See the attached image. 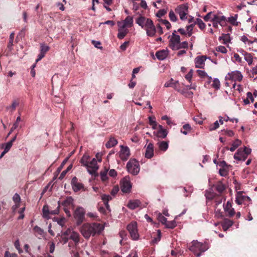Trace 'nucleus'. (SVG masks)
I'll return each mask as SVG.
<instances>
[{
  "instance_id": "a18cd8bd",
  "label": "nucleus",
  "mask_w": 257,
  "mask_h": 257,
  "mask_svg": "<svg viewBox=\"0 0 257 257\" xmlns=\"http://www.w3.org/2000/svg\"><path fill=\"white\" fill-rule=\"evenodd\" d=\"M195 23H196V25H197L199 27V28L201 30H203L205 29L206 25H205V23L202 21V20L198 19V18L196 19L195 20Z\"/></svg>"
},
{
  "instance_id": "79ce46f5",
  "label": "nucleus",
  "mask_w": 257,
  "mask_h": 257,
  "mask_svg": "<svg viewBox=\"0 0 257 257\" xmlns=\"http://www.w3.org/2000/svg\"><path fill=\"white\" fill-rule=\"evenodd\" d=\"M241 41L244 42L245 44L247 43L248 45H250L254 43H257V39H254V40L251 41L249 40L245 36H243L241 37Z\"/></svg>"
},
{
  "instance_id": "680f3d73",
  "label": "nucleus",
  "mask_w": 257,
  "mask_h": 257,
  "mask_svg": "<svg viewBox=\"0 0 257 257\" xmlns=\"http://www.w3.org/2000/svg\"><path fill=\"white\" fill-rule=\"evenodd\" d=\"M169 17L170 20L172 22H176L177 20V17L176 16L174 12L172 10H171L170 11L169 14Z\"/></svg>"
},
{
  "instance_id": "6e6d98bb",
  "label": "nucleus",
  "mask_w": 257,
  "mask_h": 257,
  "mask_svg": "<svg viewBox=\"0 0 257 257\" xmlns=\"http://www.w3.org/2000/svg\"><path fill=\"white\" fill-rule=\"evenodd\" d=\"M14 36H15V34L14 33H11L10 36L9 42L8 44V48L10 49H11V47L13 45Z\"/></svg>"
},
{
  "instance_id": "cd10ccee",
  "label": "nucleus",
  "mask_w": 257,
  "mask_h": 257,
  "mask_svg": "<svg viewBox=\"0 0 257 257\" xmlns=\"http://www.w3.org/2000/svg\"><path fill=\"white\" fill-rule=\"evenodd\" d=\"M216 194V193L213 192L208 190L206 191L205 193V196L207 200V203H208L209 201L213 200Z\"/></svg>"
},
{
  "instance_id": "aec40b11",
  "label": "nucleus",
  "mask_w": 257,
  "mask_h": 257,
  "mask_svg": "<svg viewBox=\"0 0 257 257\" xmlns=\"http://www.w3.org/2000/svg\"><path fill=\"white\" fill-rule=\"evenodd\" d=\"M33 230L35 235L38 238L40 239L45 235L44 230L37 225L34 227Z\"/></svg>"
},
{
  "instance_id": "72a5a7b5",
  "label": "nucleus",
  "mask_w": 257,
  "mask_h": 257,
  "mask_svg": "<svg viewBox=\"0 0 257 257\" xmlns=\"http://www.w3.org/2000/svg\"><path fill=\"white\" fill-rule=\"evenodd\" d=\"M159 149L163 152L166 151L168 148V143L165 141H161L157 143Z\"/></svg>"
},
{
  "instance_id": "9d476101",
  "label": "nucleus",
  "mask_w": 257,
  "mask_h": 257,
  "mask_svg": "<svg viewBox=\"0 0 257 257\" xmlns=\"http://www.w3.org/2000/svg\"><path fill=\"white\" fill-rule=\"evenodd\" d=\"M144 29L146 30L147 35L150 37L154 36L157 32L156 28L151 20H147L146 27Z\"/></svg>"
},
{
  "instance_id": "bb28decb",
  "label": "nucleus",
  "mask_w": 257,
  "mask_h": 257,
  "mask_svg": "<svg viewBox=\"0 0 257 257\" xmlns=\"http://www.w3.org/2000/svg\"><path fill=\"white\" fill-rule=\"evenodd\" d=\"M241 144V141L238 139H236L231 145V147L229 148L228 147H225V149L227 150H230L231 152H234Z\"/></svg>"
},
{
  "instance_id": "37998d69",
  "label": "nucleus",
  "mask_w": 257,
  "mask_h": 257,
  "mask_svg": "<svg viewBox=\"0 0 257 257\" xmlns=\"http://www.w3.org/2000/svg\"><path fill=\"white\" fill-rule=\"evenodd\" d=\"M237 15H235L234 16H232L228 19V22L233 26H237L238 25V22H236L237 19Z\"/></svg>"
},
{
  "instance_id": "f257e3e1",
  "label": "nucleus",
  "mask_w": 257,
  "mask_h": 257,
  "mask_svg": "<svg viewBox=\"0 0 257 257\" xmlns=\"http://www.w3.org/2000/svg\"><path fill=\"white\" fill-rule=\"evenodd\" d=\"M103 225L98 223H85L81 228V232L83 236L88 239L91 235L94 236L96 234H100L103 230Z\"/></svg>"
},
{
  "instance_id": "052dcab7",
  "label": "nucleus",
  "mask_w": 257,
  "mask_h": 257,
  "mask_svg": "<svg viewBox=\"0 0 257 257\" xmlns=\"http://www.w3.org/2000/svg\"><path fill=\"white\" fill-rule=\"evenodd\" d=\"M14 246L16 247V248L18 250L19 253H21L23 252V249L20 247V243L19 239H17L15 241Z\"/></svg>"
},
{
  "instance_id": "5701e85b",
  "label": "nucleus",
  "mask_w": 257,
  "mask_h": 257,
  "mask_svg": "<svg viewBox=\"0 0 257 257\" xmlns=\"http://www.w3.org/2000/svg\"><path fill=\"white\" fill-rule=\"evenodd\" d=\"M168 55V51L167 50H162L156 53V57L160 60H164L167 57Z\"/></svg>"
},
{
  "instance_id": "a878e982",
  "label": "nucleus",
  "mask_w": 257,
  "mask_h": 257,
  "mask_svg": "<svg viewBox=\"0 0 257 257\" xmlns=\"http://www.w3.org/2000/svg\"><path fill=\"white\" fill-rule=\"evenodd\" d=\"M90 159V156L85 153L83 155L82 157L81 158L80 163L81 164V165L85 167H88V163Z\"/></svg>"
},
{
  "instance_id": "c9c22d12",
  "label": "nucleus",
  "mask_w": 257,
  "mask_h": 257,
  "mask_svg": "<svg viewBox=\"0 0 257 257\" xmlns=\"http://www.w3.org/2000/svg\"><path fill=\"white\" fill-rule=\"evenodd\" d=\"M108 169L106 167H104V170L100 172V175L101 179L103 182H105L108 180L107 172Z\"/></svg>"
},
{
  "instance_id": "423d86ee",
  "label": "nucleus",
  "mask_w": 257,
  "mask_h": 257,
  "mask_svg": "<svg viewBox=\"0 0 257 257\" xmlns=\"http://www.w3.org/2000/svg\"><path fill=\"white\" fill-rule=\"evenodd\" d=\"M127 229L128 231L131 238L134 240H137L139 235L138 231L137 223L136 221H132L127 226Z\"/></svg>"
},
{
  "instance_id": "864d4df0",
  "label": "nucleus",
  "mask_w": 257,
  "mask_h": 257,
  "mask_svg": "<svg viewBox=\"0 0 257 257\" xmlns=\"http://www.w3.org/2000/svg\"><path fill=\"white\" fill-rule=\"evenodd\" d=\"M149 124L152 126L153 130H156L157 128L158 124L157 122L154 120L151 116L149 117Z\"/></svg>"
},
{
  "instance_id": "f8f14e48",
  "label": "nucleus",
  "mask_w": 257,
  "mask_h": 257,
  "mask_svg": "<svg viewBox=\"0 0 257 257\" xmlns=\"http://www.w3.org/2000/svg\"><path fill=\"white\" fill-rule=\"evenodd\" d=\"M87 171L91 175L95 174L98 169V166L95 158H93L91 161H89L88 167H86Z\"/></svg>"
},
{
  "instance_id": "a211bd4d",
  "label": "nucleus",
  "mask_w": 257,
  "mask_h": 257,
  "mask_svg": "<svg viewBox=\"0 0 257 257\" xmlns=\"http://www.w3.org/2000/svg\"><path fill=\"white\" fill-rule=\"evenodd\" d=\"M223 207L224 211L227 213L228 216L232 217L234 215V210L232 208V205L230 202L227 201L225 205H223Z\"/></svg>"
},
{
  "instance_id": "58836bf2",
  "label": "nucleus",
  "mask_w": 257,
  "mask_h": 257,
  "mask_svg": "<svg viewBox=\"0 0 257 257\" xmlns=\"http://www.w3.org/2000/svg\"><path fill=\"white\" fill-rule=\"evenodd\" d=\"M16 138H17V135H16L15 136V137H14L13 138V139L10 141H9L6 144V146L4 149V150L6 151V152H8L9 151V150H10L11 148L12 147V146L13 145V143L16 141Z\"/></svg>"
},
{
  "instance_id": "a19ab883",
  "label": "nucleus",
  "mask_w": 257,
  "mask_h": 257,
  "mask_svg": "<svg viewBox=\"0 0 257 257\" xmlns=\"http://www.w3.org/2000/svg\"><path fill=\"white\" fill-rule=\"evenodd\" d=\"M167 134L168 131L166 129H164L163 130H158L157 136L158 138L164 139L167 137Z\"/></svg>"
},
{
  "instance_id": "c756f323",
  "label": "nucleus",
  "mask_w": 257,
  "mask_h": 257,
  "mask_svg": "<svg viewBox=\"0 0 257 257\" xmlns=\"http://www.w3.org/2000/svg\"><path fill=\"white\" fill-rule=\"evenodd\" d=\"M243 55L245 60L248 63L249 65H251L253 62V57L250 53H248L242 50Z\"/></svg>"
},
{
  "instance_id": "20e7f679",
  "label": "nucleus",
  "mask_w": 257,
  "mask_h": 257,
  "mask_svg": "<svg viewBox=\"0 0 257 257\" xmlns=\"http://www.w3.org/2000/svg\"><path fill=\"white\" fill-rule=\"evenodd\" d=\"M126 168L130 173L134 175H136L140 171L139 163L135 159H130L127 163Z\"/></svg>"
},
{
  "instance_id": "473e14b6",
  "label": "nucleus",
  "mask_w": 257,
  "mask_h": 257,
  "mask_svg": "<svg viewBox=\"0 0 257 257\" xmlns=\"http://www.w3.org/2000/svg\"><path fill=\"white\" fill-rule=\"evenodd\" d=\"M117 144V141L114 138H110L109 141L106 143L105 146L107 148H110L114 147Z\"/></svg>"
},
{
  "instance_id": "338daca9",
  "label": "nucleus",
  "mask_w": 257,
  "mask_h": 257,
  "mask_svg": "<svg viewBox=\"0 0 257 257\" xmlns=\"http://www.w3.org/2000/svg\"><path fill=\"white\" fill-rule=\"evenodd\" d=\"M160 21L162 24L164 25L166 27L168 30L171 28V25L168 21L166 20L161 19Z\"/></svg>"
},
{
  "instance_id": "f03ea898",
  "label": "nucleus",
  "mask_w": 257,
  "mask_h": 257,
  "mask_svg": "<svg viewBox=\"0 0 257 257\" xmlns=\"http://www.w3.org/2000/svg\"><path fill=\"white\" fill-rule=\"evenodd\" d=\"M205 244L198 241L197 240H193L191 242V245L190 246L189 249L193 252L197 257H199L202 252H204L207 249Z\"/></svg>"
},
{
  "instance_id": "f704fd0d",
  "label": "nucleus",
  "mask_w": 257,
  "mask_h": 257,
  "mask_svg": "<svg viewBox=\"0 0 257 257\" xmlns=\"http://www.w3.org/2000/svg\"><path fill=\"white\" fill-rule=\"evenodd\" d=\"M196 72H197V74L198 75V76H200L201 78H204V77H207L208 79V82L210 83V82L211 81V80H212V78H211V77L208 76L207 73L205 71H204L203 70H197L196 71Z\"/></svg>"
},
{
  "instance_id": "603ef678",
  "label": "nucleus",
  "mask_w": 257,
  "mask_h": 257,
  "mask_svg": "<svg viewBox=\"0 0 257 257\" xmlns=\"http://www.w3.org/2000/svg\"><path fill=\"white\" fill-rule=\"evenodd\" d=\"M196 25L195 21L193 23L191 24L190 25L186 27V30L188 34V36L190 37L192 34V30L194 26Z\"/></svg>"
},
{
  "instance_id": "2eb2a0df",
  "label": "nucleus",
  "mask_w": 257,
  "mask_h": 257,
  "mask_svg": "<svg viewBox=\"0 0 257 257\" xmlns=\"http://www.w3.org/2000/svg\"><path fill=\"white\" fill-rule=\"evenodd\" d=\"M211 21H215L219 24L221 26H225L226 25V18L224 16H221L219 14L213 15Z\"/></svg>"
},
{
  "instance_id": "4c0bfd02",
  "label": "nucleus",
  "mask_w": 257,
  "mask_h": 257,
  "mask_svg": "<svg viewBox=\"0 0 257 257\" xmlns=\"http://www.w3.org/2000/svg\"><path fill=\"white\" fill-rule=\"evenodd\" d=\"M161 232L160 230H158L157 233L153 237V239L152 240V243L156 244L161 239Z\"/></svg>"
},
{
  "instance_id": "bf43d9fd",
  "label": "nucleus",
  "mask_w": 257,
  "mask_h": 257,
  "mask_svg": "<svg viewBox=\"0 0 257 257\" xmlns=\"http://www.w3.org/2000/svg\"><path fill=\"white\" fill-rule=\"evenodd\" d=\"M219 126V123L217 120H216L215 122H214L213 124H211L209 126V130L210 131H212L214 130H216L218 128Z\"/></svg>"
},
{
  "instance_id": "3c124183",
  "label": "nucleus",
  "mask_w": 257,
  "mask_h": 257,
  "mask_svg": "<svg viewBox=\"0 0 257 257\" xmlns=\"http://www.w3.org/2000/svg\"><path fill=\"white\" fill-rule=\"evenodd\" d=\"M220 83L218 79L215 78L213 83L211 84V86L215 89H218L220 88Z\"/></svg>"
},
{
  "instance_id": "69168bd1",
  "label": "nucleus",
  "mask_w": 257,
  "mask_h": 257,
  "mask_svg": "<svg viewBox=\"0 0 257 257\" xmlns=\"http://www.w3.org/2000/svg\"><path fill=\"white\" fill-rule=\"evenodd\" d=\"M13 200L16 204L20 203L21 201V197L18 193H16L13 197Z\"/></svg>"
},
{
  "instance_id": "c85d7f7f",
  "label": "nucleus",
  "mask_w": 257,
  "mask_h": 257,
  "mask_svg": "<svg viewBox=\"0 0 257 257\" xmlns=\"http://www.w3.org/2000/svg\"><path fill=\"white\" fill-rule=\"evenodd\" d=\"M233 224V221L229 219H224L222 223V226L224 231L226 230Z\"/></svg>"
},
{
  "instance_id": "13d9d810",
  "label": "nucleus",
  "mask_w": 257,
  "mask_h": 257,
  "mask_svg": "<svg viewBox=\"0 0 257 257\" xmlns=\"http://www.w3.org/2000/svg\"><path fill=\"white\" fill-rule=\"evenodd\" d=\"M228 168H221L219 170V173L221 176H226L228 174Z\"/></svg>"
},
{
  "instance_id": "e2e57ef3",
  "label": "nucleus",
  "mask_w": 257,
  "mask_h": 257,
  "mask_svg": "<svg viewBox=\"0 0 257 257\" xmlns=\"http://www.w3.org/2000/svg\"><path fill=\"white\" fill-rule=\"evenodd\" d=\"M158 220L161 222L162 224H165L167 222V218L165 217L161 213H159L158 215Z\"/></svg>"
},
{
  "instance_id": "0e129e2a",
  "label": "nucleus",
  "mask_w": 257,
  "mask_h": 257,
  "mask_svg": "<svg viewBox=\"0 0 257 257\" xmlns=\"http://www.w3.org/2000/svg\"><path fill=\"white\" fill-rule=\"evenodd\" d=\"M213 15L214 14H213V13L212 12H209L207 14V15L206 16H205L203 17L204 20L205 22H208L210 19L212 20V18L213 17Z\"/></svg>"
},
{
  "instance_id": "393cba45",
  "label": "nucleus",
  "mask_w": 257,
  "mask_h": 257,
  "mask_svg": "<svg viewBox=\"0 0 257 257\" xmlns=\"http://www.w3.org/2000/svg\"><path fill=\"white\" fill-rule=\"evenodd\" d=\"M101 199L103 200L106 209L110 211L109 205L108 204V201L112 199V197L109 195L102 194L101 195Z\"/></svg>"
},
{
  "instance_id": "774afa93",
  "label": "nucleus",
  "mask_w": 257,
  "mask_h": 257,
  "mask_svg": "<svg viewBox=\"0 0 257 257\" xmlns=\"http://www.w3.org/2000/svg\"><path fill=\"white\" fill-rule=\"evenodd\" d=\"M19 102L18 100H14L12 105L10 106V108H11L12 110V111H14L15 110L16 107L19 105Z\"/></svg>"
},
{
  "instance_id": "4468645a",
  "label": "nucleus",
  "mask_w": 257,
  "mask_h": 257,
  "mask_svg": "<svg viewBox=\"0 0 257 257\" xmlns=\"http://www.w3.org/2000/svg\"><path fill=\"white\" fill-rule=\"evenodd\" d=\"M130 156V149L127 146H120L119 157L123 161H126Z\"/></svg>"
},
{
  "instance_id": "0eeeda50",
  "label": "nucleus",
  "mask_w": 257,
  "mask_h": 257,
  "mask_svg": "<svg viewBox=\"0 0 257 257\" xmlns=\"http://www.w3.org/2000/svg\"><path fill=\"white\" fill-rule=\"evenodd\" d=\"M175 12L179 14L181 20L187 19L186 15L188 12V6L187 4H182L178 6L175 10Z\"/></svg>"
},
{
  "instance_id": "ea45409f",
  "label": "nucleus",
  "mask_w": 257,
  "mask_h": 257,
  "mask_svg": "<svg viewBox=\"0 0 257 257\" xmlns=\"http://www.w3.org/2000/svg\"><path fill=\"white\" fill-rule=\"evenodd\" d=\"M118 31L117 37L119 39H123L128 33L127 29H118Z\"/></svg>"
},
{
  "instance_id": "dca6fc26",
  "label": "nucleus",
  "mask_w": 257,
  "mask_h": 257,
  "mask_svg": "<svg viewBox=\"0 0 257 257\" xmlns=\"http://www.w3.org/2000/svg\"><path fill=\"white\" fill-rule=\"evenodd\" d=\"M164 86L166 87H172L178 91H179L180 90V86L178 81H175L172 78L168 82H166L164 84Z\"/></svg>"
},
{
  "instance_id": "e433bc0d",
  "label": "nucleus",
  "mask_w": 257,
  "mask_h": 257,
  "mask_svg": "<svg viewBox=\"0 0 257 257\" xmlns=\"http://www.w3.org/2000/svg\"><path fill=\"white\" fill-rule=\"evenodd\" d=\"M69 239L73 240L76 244L79 242V235L77 232L73 231L69 237Z\"/></svg>"
},
{
  "instance_id": "6ab92c4d",
  "label": "nucleus",
  "mask_w": 257,
  "mask_h": 257,
  "mask_svg": "<svg viewBox=\"0 0 257 257\" xmlns=\"http://www.w3.org/2000/svg\"><path fill=\"white\" fill-rule=\"evenodd\" d=\"M234 158L238 161H245L247 159V157L242 151V148H239L234 155Z\"/></svg>"
},
{
  "instance_id": "c03bdc74",
  "label": "nucleus",
  "mask_w": 257,
  "mask_h": 257,
  "mask_svg": "<svg viewBox=\"0 0 257 257\" xmlns=\"http://www.w3.org/2000/svg\"><path fill=\"white\" fill-rule=\"evenodd\" d=\"M221 39L223 40V43L225 44L229 43L230 41V35L229 34H223L222 36L219 38V40Z\"/></svg>"
},
{
  "instance_id": "412c9836",
  "label": "nucleus",
  "mask_w": 257,
  "mask_h": 257,
  "mask_svg": "<svg viewBox=\"0 0 257 257\" xmlns=\"http://www.w3.org/2000/svg\"><path fill=\"white\" fill-rule=\"evenodd\" d=\"M60 204L64 207L69 208L70 206L74 207V199L71 196L67 197Z\"/></svg>"
},
{
  "instance_id": "1a4fd4ad",
  "label": "nucleus",
  "mask_w": 257,
  "mask_h": 257,
  "mask_svg": "<svg viewBox=\"0 0 257 257\" xmlns=\"http://www.w3.org/2000/svg\"><path fill=\"white\" fill-rule=\"evenodd\" d=\"M58 206L56 209L53 210L49 209V206L47 205H45L43 207V216L45 218H49V215H55L58 214L59 213V208L60 207V201L58 202Z\"/></svg>"
},
{
  "instance_id": "49530a36",
  "label": "nucleus",
  "mask_w": 257,
  "mask_h": 257,
  "mask_svg": "<svg viewBox=\"0 0 257 257\" xmlns=\"http://www.w3.org/2000/svg\"><path fill=\"white\" fill-rule=\"evenodd\" d=\"M223 199V197L222 195L216 194L215 197L213 200L215 203L216 206L222 203Z\"/></svg>"
},
{
  "instance_id": "09e8293b",
  "label": "nucleus",
  "mask_w": 257,
  "mask_h": 257,
  "mask_svg": "<svg viewBox=\"0 0 257 257\" xmlns=\"http://www.w3.org/2000/svg\"><path fill=\"white\" fill-rule=\"evenodd\" d=\"M182 129H183L184 131L181 130V132L184 135H186L188 134V132L191 131V126L189 124L187 123L183 125Z\"/></svg>"
},
{
  "instance_id": "39448f33",
  "label": "nucleus",
  "mask_w": 257,
  "mask_h": 257,
  "mask_svg": "<svg viewBox=\"0 0 257 257\" xmlns=\"http://www.w3.org/2000/svg\"><path fill=\"white\" fill-rule=\"evenodd\" d=\"M176 31H174L172 34L171 38L169 41V46L172 50H178L179 49L178 45L180 41V37L176 35Z\"/></svg>"
},
{
  "instance_id": "4d7b16f0",
  "label": "nucleus",
  "mask_w": 257,
  "mask_h": 257,
  "mask_svg": "<svg viewBox=\"0 0 257 257\" xmlns=\"http://www.w3.org/2000/svg\"><path fill=\"white\" fill-rule=\"evenodd\" d=\"M215 50L217 52H219L223 54L226 53L227 52L226 48L223 46H219L216 47Z\"/></svg>"
},
{
  "instance_id": "8fccbe9b",
  "label": "nucleus",
  "mask_w": 257,
  "mask_h": 257,
  "mask_svg": "<svg viewBox=\"0 0 257 257\" xmlns=\"http://www.w3.org/2000/svg\"><path fill=\"white\" fill-rule=\"evenodd\" d=\"M165 225L167 228L173 229L176 226L177 224L175 220H172L170 221H167Z\"/></svg>"
},
{
  "instance_id": "7c9ffc66",
  "label": "nucleus",
  "mask_w": 257,
  "mask_h": 257,
  "mask_svg": "<svg viewBox=\"0 0 257 257\" xmlns=\"http://www.w3.org/2000/svg\"><path fill=\"white\" fill-rule=\"evenodd\" d=\"M214 186L215 190L220 194L225 189V185L220 181L217 182Z\"/></svg>"
},
{
  "instance_id": "f3484780",
  "label": "nucleus",
  "mask_w": 257,
  "mask_h": 257,
  "mask_svg": "<svg viewBox=\"0 0 257 257\" xmlns=\"http://www.w3.org/2000/svg\"><path fill=\"white\" fill-rule=\"evenodd\" d=\"M206 58L205 56H197L195 59V67L198 68H204Z\"/></svg>"
},
{
  "instance_id": "b1692460",
  "label": "nucleus",
  "mask_w": 257,
  "mask_h": 257,
  "mask_svg": "<svg viewBox=\"0 0 257 257\" xmlns=\"http://www.w3.org/2000/svg\"><path fill=\"white\" fill-rule=\"evenodd\" d=\"M148 20H151L150 19L146 18L144 16H141L138 18L136 20V23L138 24L142 28H144L146 27V25Z\"/></svg>"
},
{
  "instance_id": "9b49d317",
  "label": "nucleus",
  "mask_w": 257,
  "mask_h": 257,
  "mask_svg": "<svg viewBox=\"0 0 257 257\" xmlns=\"http://www.w3.org/2000/svg\"><path fill=\"white\" fill-rule=\"evenodd\" d=\"M71 184L73 190L75 192H78L81 190H85L84 185L79 182L78 181V178L75 176L73 177Z\"/></svg>"
},
{
  "instance_id": "2f4dec72",
  "label": "nucleus",
  "mask_w": 257,
  "mask_h": 257,
  "mask_svg": "<svg viewBox=\"0 0 257 257\" xmlns=\"http://www.w3.org/2000/svg\"><path fill=\"white\" fill-rule=\"evenodd\" d=\"M140 204V202L138 200L130 201L127 204V207L131 209H135L139 207Z\"/></svg>"
},
{
  "instance_id": "4be33fe9",
  "label": "nucleus",
  "mask_w": 257,
  "mask_h": 257,
  "mask_svg": "<svg viewBox=\"0 0 257 257\" xmlns=\"http://www.w3.org/2000/svg\"><path fill=\"white\" fill-rule=\"evenodd\" d=\"M154 156V146L152 143H149L146 148L145 157L151 159Z\"/></svg>"
},
{
  "instance_id": "ddd939ff",
  "label": "nucleus",
  "mask_w": 257,
  "mask_h": 257,
  "mask_svg": "<svg viewBox=\"0 0 257 257\" xmlns=\"http://www.w3.org/2000/svg\"><path fill=\"white\" fill-rule=\"evenodd\" d=\"M226 78L229 79L236 81H241L242 79L243 76L238 71H234L230 73H228Z\"/></svg>"
},
{
  "instance_id": "de8ad7c7",
  "label": "nucleus",
  "mask_w": 257,
  "mask_h": 257,
  "mask_svg": "<svg viewBox=\"0 0 257 257\" xmlns=\"http://www.w3.org/2000/svg\"><path fill=\"white\" fill-rule=\"evenodd\" d=\"M127 27H131L133 23V18L131 16H127L122 22Z\"/></svg>"
},
{
  "instance_id": "7ed1b4c3",
  "label": "nucleus",
  "mask_w": 257,
  "mask_h": 257,
  "mask_svg": "<svg viewBox=\"0 0 257 257\" xmlns=\"http://www.w3.org/2000/svg\"><path fill=\"white\" fill-rule=\"evenodd\" d=\"M85 210L82 207L78 206L74 211L73 216L77 225L82 223L85 220Z\"/></svg>"
},
{
  "instance_id": "5fc2aeb1",
  "label": "nucleus",
  "mask_w": 257,
  "mask_h": 257,
  "mask_svg": "<svg viewBox=\"0 0 257 257\" xmlns=\"http://www.w3.org/2000/svg\"><path fill=\"white\" fill-rule=\"evenodd\" d=\"M221 132L222 135H226L228 137H232L234 135V133L231 130L223 129L222 130Z\"/></svg>"
},
{
  "instance_id": "6e6552de",
  "label": "nucleus",
  "mask_w": 257,
  "mask_h": 257,
  "mask_svg": "<svg viewBox=\"0 0 257 257\" xmlns=\"http://www.w3.org/2000/svg\"><path fill=\"white\" fill-rule=\"evenodd\" d=\"M121 190L123 193L130 192L132 185L128 177H124L120 183Z\"/></svg>"
}]
</instances>
